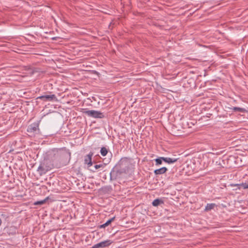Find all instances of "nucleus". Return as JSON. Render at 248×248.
Instances as JSON below:
<instances>
[{
    "instance_id": "obj_9",
    "label": "nucleus",
    "mask_w": 248,
    "mask_h": 248,
    "mask_svg": "<svg viewBox=\"0 0 248 248\" xmlns=\"http://www.w3.org/2000/svg\"><path fill=\"white\" fill-rule=\"evenodd\" d=\"M93 155V153L92 152H90L88 155L85 156L84 163L85 164H87L88 167H91L93 165V162L92 161V157Z\"/></svg>"
},
{
    "instance_id": "obj_7",
    "label": "nucleus",
    "mask_w": 248,
    "mask_h": 248,
    "mask_svg": "<svg viewBox=\"0 0 248 248\" xmlns=\"http://www.w3.org/2000/svg\"><path fill=\"white\" fill-rule=\"evenodd\" d=\"M37 99L42 100L43 101L47 102V101H57V98L56 95L54 94H46L42 96H40L37 98Z\"/></svg>"
},
{
    "instance_id": "obj_21",
    "label": "nucleus",
    "mask_w": 248,
    "mask_h": 248,
    "mask_svg": "<svg viewBox=\"0 0 248 248\" xmlns=\"http://www.w3.org/2000/svg\"><path fill=\"white\" fill-rule=\"evenodd\" d=\"M37 72H38V71H37V70H34L33 71V73Z\"/></svg>"
},
{
    "instance_id": "obj_4",
    "label": "nucleus",
    "mask_w": 248,
    "mask_h": 248,
    "mask_svg": "<svg viewBox=\"0 0 248 248\" xmlns=\"http://www.w3.org/2000/svg\"><path fill=\"white\" fill-rule=\"evenodd\" d=\"M117 165L128 174L129 173L132 166L131 159L128 157H123L119 160Z\"/></svg>"
},
{
    "instance_id": "obj_19",
    "label": "nucleus",
    "mask_w": 248,
    "mask_h": 248,
    "mask_svg": "<svg viewBox=\"0 0 248 248\" xmlns=\"http://www.w3.org/2000/svg\"><path fill=\"white\" fill-rule=\"evenodd\" d=\"M105 166V164H101L98 165H95L94 166V169H91V170L93 172H95L96 170L99 168H103Z\"/></svg>"
},
{
    "instance_id": "obj_18",
    "label": "nucleus",
    "mask_w": 248,
    "mask_h": 248,
    "mask_svg": "<svg viewBox=\"0 0 248 248\" xmlns=\"http://www.w3.org/2000/svg\"><path fill=\"white\" fill-rule=\"evenodd\" d=\"M164 157H160L155 159L156 165H161L162 163V161H164Z\"/></svg>"
},
{
    "instance_id": "obj_2",
    "label": "nucleus",
    "mask_w": 248,
    "mask_h": 248,
    "mask_svg": "<svg viewBox=\"0 0 248 248\" xmlns=\"http://www.w3.org/2000/svg\"><path fill=\"white\" fill-rule=\"evenodd\" d=\"M53 167V165L51 163L49 159H45L40 162L37 171L40 175H43L51 170Z\"/></svg>"
},
{
    "instance_id": "obj_16",
    "label": "nucleus",
    "mask_w": 248,
    "mask_h": 248,
    "mask_svg": "<svg viewBox=\"0 0 248 248\" xmlns=\"http://www.w3.org/2000/svg\"><path fill=\"white\" fill-rule=\"evenodd\" d=\"M108 149L105 147H103L101 148L100 153L103 156H106L108 153Z\"/></svg>"
},
{
    "instance_id": "obj_20",
    "label": "nucleus",
    "mask_w": 248,
    "mask_h": 248,
    "mask_svg": "<svg viewBox=\"0 0 248 248\" xmlns=\"http://www.w3.org/2000/svg\"><path fill=\"white\" fill-rule=\"evenodd\" d=\"M238 185L241 186L242 187H243L244 189L248 188V183H242L241 184H239Z\"/></svg>"
},
{
    "instance_id": "obj_11",
    "label": "nucleus",
    "mask_w": 248,
    "mask_h": 248,
    "mask_svg": "<svg viewBox=\"0 0 248 248\" xmlns=\"http://www.w3.org/2000/svg\"><path fill=\"white\" fill-rule=\"evenodd\" d=\"M178 160V158H170V157H165L164 161L168 164H172L176 162Z\"/></svg>"
},
{
    "instance_id": "obj_10",
    "label": "nucleus",
    "mask_w": 248,
    "mask_h": 248,
    "mask_svg": "<svg viewBox=\"0 0 248 248\" xmlns=\"http://www.w3.org/2000/svg\"><path fill=\"white\" fill-rule=\"evenodd\" d=\"M167 170V168L164 167L160 169L155 170H154V173L155 175H160L165 173Z\"/></svg>"
},
{
    "instance_id": "obj_12",
    "label": "nucleus",
    "mask_w": 248,
    "mask_h": 248,
    "mask_svg": "<svg viewBox=\"0 0 248 248\" xmlns=\"http://www.w3.org/2000/svg\"><path fill=\"white\" fill-rule=\"evenodd\" d=\"M115 219V217H113L112 218L108 220L105 223L99 226L100 228H105L106 227L109 225Z\"/></svg>"
},
{
    "instance_id": "obj_17",
    "label": "nucleus",
    "mask_w": 248,
    "mask_h": 248,
    "mask_svg": "<svg viewBox=\"0 0 248 248\" xmlns=\"http://www.w3.org/2000/svg\"><path fill=\"white\" fill-rule=\"evenodd\" d=\"M48 197L46 198L43 200L38 201L34 202L35 205H43L48 200Z\"/></svg>"
},
{
    "instance_id": "obj_13",
    "label": "nucleus",
    "mask_w": 248,
    "mask_h": 248,
    "mask_svg": "<svg viewBox=\"0 0 248 248\" xmlns=\"http://www.w3.org/2000/svg\"><path fill=\"white\" fill-rule=\"evenodd\" d=\"M215 206H216L215 203H208L205 206L204 211L206 212L209 211L211 210L214 209Z\"/></svg>"
},
{
    "instance_id": "obj_3",
    "label": "nucleus",
    "mask_w": 248,
    "mask_h": 248,
    "mask_svg": "<svg viewBox=\"0 0 248 248\" xmlns=\"http://www.w3.org/2000/svg\"><path fill=\"white\" fill-rule=\"evenodd\" d=\"M127 173L122 170V169L116 164L111 170L110 172V180H116L122 178Z\"/></svg>"
},
{
    "instance_id": "obj_8",
    "label": "nucleus",
    "mask_w": 248,
    "mask_h": 248,
    "mask_svg": "<svg viewBox=\"0 0 248 248\" xmlns=\"http://www.w3.org/2000/svg\"><path fill=\"white\" fill-rule=\"evenodd\" d=\"M112 243L110 240H107L102 242H101L99 243L95 244L93 245L91 248H103L108 247L110 246Z\"/></svg>"
},
{
    "instance_id": "obj_22",
    "label": "nucleus",
    "mask_w": 248,
    "mask_h": 248,
    "mask_svg": "<svg viewBox=\"0 0 248 248\" xmlns=\"http://www.w3.org/2000/svg\"><path fill=\"white\" fill-rule=\"evenodd\" d=\"M1 223H2V221H1V219L0 218V225H1Z\"/></svg>"
},
{
    "instance_id": "obj_1",
    "label": "nucleus",
    "mask_w": 248,
    "mask_h": 248,
    "mask_svg": "<svg viewBox=\"0 0 248 248\" xmlns=\"http://www.w3.org/2000/svg\"><path fill=\"white\" fill-rule=\"evenodd\" d=\"M53 162H59L60 165L64 164L70 158L71 153L62 149H54L52 151Z\"/></svg>"
},
{
    "instance_id": "obj_5",
    "label": "nucleus",
    "mask_w": 248,
    "mask_h": 248,
    "mask_svg": "<svg viewBox=\"0 0 248 248\" xmlns=\"http://www.w3.org/2000/svg\"><path fill=\"white\" fill-rule=\"evenodd\" d=\"M39 122L37 121L30 124L27 128V132L30 136H34L36 134L40 133V129L39 128Z\"/></svg>"
},
{
    "instance_id": "obj_6",
    "label": "nucleus",
    "mask_w": 248,
    "mask_h": 248,
    "mask_svg": "<svg viewBox=\"0 0 248 248\" xmlns=\"http://www.w3.org/2000/svg\"><path fill=\"white\" fill-rule=\"evenodd\" d=\"M83 113L89 117H93L94 118H103L105 117V115L103 113L94 110H85Z\"/></svg>"
},
{
    "instance_id": "obj_14",
    "label": "nucleus",
    "mask_w": 248,
    "mask_h": 248,
    "mask_svg": "<svg viewBox=\"0 0 248 248\" xmlns=\"http://www.w3.org/2000/svg\"><path fill=\"white\" fill-rule=\"evenodd\" d=\"M163 203V201L161 200V199H155L152 202V205L154 206H158L159 205H160V204H162Z\"/></svg>"
},
{
    "instance_id": "obj_15",
    "label": "nucleus",
    "mask_w": 248,
    "mask_h": 248,
    "mask_svg": "<svg viewBox=\"0 0 248 248\" xmlns=\"http://www.w3.org/2000/svg\"><path fill=\"white\" fill-rule=\"evenodd\" d=\"M232 109V110L234 112L238 111V112L244 113L246 111V110L245 109V108H239V107H233Z\"/></svg>"
}]
</instances>
